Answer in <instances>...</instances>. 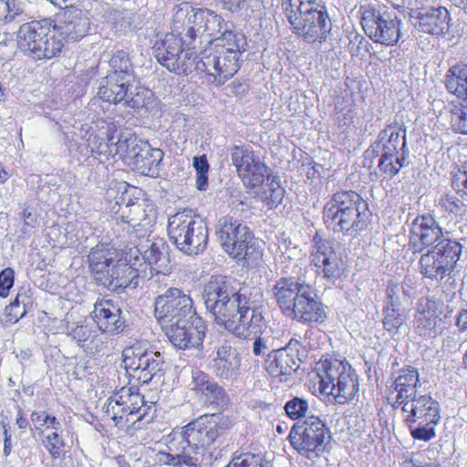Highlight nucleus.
I'll return each instance as SVG.
<instances>
[{"label": "nucleus", "mask_w": 467, "mask_h": 467, "mask_svg": "<svg viewBox=\"0 0 467 467\" xmlns=\"http://www.w3.org/2000/svg\"><path fill=\"white\" fill-rule=\"evenodd\" d=\"M202 298L216 324L237 337H246V332L262 333L267 327L263 306L251 302L231 277L211 276Z\"/></svg>", "instance_id": "nucleus-1"}, {"label": "nucleus", "mask_w": 467, "mask_h": 467, "mask_svg": "<svg viewBox=\"0 0 467 467\" xmlns=\"http://www.w3.org/2000/svg\"><path fill=\"white\" fill-rule=\"evenodd\" d=\"M214 49L205 50L200 60L196 59V68L208 75V80L217 86L224 84L240 68V57L246 39L241 32H226Z\"/></svg>", "instance_id": "nucleus-2"}, {"label": "nucleus", "mask_w": 467, "mask_h": 467, "mask_svg": "<svg viewBox=\"0 0 467 467\" xmlns=\"http://www.w3.org/2000/svg\"><path fill=\"white\" fill-rule=\"evenodd\" d=\"M368 202L354 191L334 193L323 209L327 228L348 235L365 230L368 220Z\"/></svg>", "instance_id": "nucleus-3"}, {"label": "nucleus", "mask_w": 467, "mask_h": 467, "mask_svg": "<svg viewBox=\"0 0 467 467\" xmlns=\"http://www.w3.org/2000/svg\"><path fill=\"white\" fill-rule=\"evenodd\" d=\"M294 32L309 43L326 39L331 23L323 0H282Z\"/></svg>", "instance_id": "nucleus-4"}, {"label": "nucleus", "mask_w": 467, "mask_h": 467, "mask_svg": "<svg viewBox=\"0 0 467 467\" xmlns=\"http://www.w3.org/2000/svg\"><path fill=\"white\" fill-rule=\"evenodd\" d=\"M173 15L175 31L186 32L188 45H195L196 38L202 35L223 42L226 32H237L233 23L225 22L222 16L210 9L193 8L187 2L177 5Z\"/></svg>", "instance_id": "nucleus-5"}, {"label": "nucleus", "mask_w": 467, "mask_h": 467, "mask_svg": "<svg viewBox=\"0 0 467 467\" xmlns=\"http://www.w3.org/2000/svg\"><path fill=\"white\" fill-rule=\"evenodd\" d=\"M171 32L157 39L152 47V52L157 61L170 72L188 75L196 68L197 56L192 49L195 45H188L186 32H176L174 28V15Z\"/></svg>", "instance_id": "nucleus-6"}, {"label": "nucleus", "mask_w": 467, "mask_h": 467, "mask_svg": "<svg viewBox=\"0 0 467 467\" xmlns=\"http://www.w3.org/2000/svg\"><path fill=\"white\" fill-rule=\"evenodd\" d=\"M168 235L180 251L191 255L204 251L209 234L202 217L192 210H183L169 218Z\"/></svg>", "instance_id": "nucleus-7"}, {"label": "nucleus", "mask_w": 467, "mask_h": 467, "mask_svg": "<svg viewBox=\"0 0 467 467\" xmlns=\"http://www.w3.org/2000/svg\"><path fill=\"white\" fill-rule=\"evenodd\" d=\"M317 369L322 392L333 396L338 404L354 399L358 391V377L348 362L325 359L319 362Z\"/></svg>", "instance_id": "nucleus-8"}, {"label": "nucleus", "mask_w": 467, "mask_h": 467, "mask_svg": "<svg viewBox=\"0 0 467 467\" xmlns=\"http://www.w3.org/2000/svg\"><path fill=\"white\" fill-rule=\"evenodd\" d=\"M233 427L229 416L222 413L204 414L185 425L179 433H174V441L186 444L190 450L204 453L207 447L213 444Z\"/></svg>", "instance_id": "nucleus-9"}, {"label": "nucleus", "mask_w": 467, "mask_h": 467, "mask_svg": "<svg viewBox=\"0 0 467 467\" xmlns=\"http://www.w3.org/2000/svg\"><path fill=\"white\" fill-rule=\"evenodd\" d=\"M425 251L419 260V271L424 278L441 284L454 272L462 245L455 240H443Z\"/></svg>", "instance_id": "nucleus-10"}, {"label": "nucleus", "mask_w": 467, "mask_h": 467, "mask_svg": "<svg viewBox=\"0 0 467 467\" xmlns=\"http://www.w3.org/2000/svg\"><path fill=\"white\" fill-rule=\"evenodd\" d=\"M122 363L130 379L138 384L160 380L164 375V357L159 351L145 348L140 343L122 351Z\"/></svg>", "instance_id": "nucleus-11"}, {"label": "nucleus", "mask_w": 467, "mask_h": 467, "mask_svg": "<svg viewBox=\"0 0 467 467\" xmlns=\"http://www.w3.org/2000/svg\"><path fill=\"white\" fill-rule=\"evenodd\" d=\"M291 446L302 456L313 460L320 457L331 439L324 420L317 416L307 417L302 424L296 423L290 430Z\"/></svg>", "instance_id": "nucleus-12"}, {"label": "nucleus", "mask_w": 467, "mask_h": 467, "mask_svg": "<svg viewBox=\"0 0 467 467\" xmlns=\"http://www.w3.org/2000/svg\"><path fill=\"white\" fill-rule=\"evenodd\" d=\"M360 23L366 35L385 46L397 44L401 36V20L385 7L367 4L359 8Z\"/></svg>", "instance_id": "nucleus-13"}, {"label": "nucleus", "mask_w": 467, "mask_h": 467, "mask_svg": "<svg viewBox=\"0 0 467 467\" xmlns=\"http://www.w3.org/2000/svg\"><path fill=\"white\" fill-rule=\"evenodd\" d=\"M50 28L39 21H31L20 26L17 32L18 48L34 59H50L62 49V41Z\"/></svg>", "instance_id": "nucleus-14"}, {"label": "nucleus", "mask_w": 467, "mask_h": 467, "mask_svg": "<svg viewBox=\"0 0 467 467\" xmlns=\"http://www.w3.org/2000/svg\"><path fill=\"white\" fill-rule=\"evenodd\" d=\"M307 356L306 347L292 337L285 347L272 350L267 355L265 368L272 377L290 386L294 384L300 364Z\"/></svg>", "instance_id": "nucleus-15"}, {"label": "nucleus", "mask_w": 467, "mask_h": 467, "mask_svg": "<svg viewBox=\"0 0 467 467\" xmlns=\"http://www.w3.org/2000/svg\"><path fill=\"white\" fill-rule=\"evenodd\" d=\"M144 397L140 393L121 389L110 396L103 406L104 416L119 429H129L146 415Z\"/></svg>", "instance_id": "nucleus-16"}, {"label": "nucleus", "mask_w": 467, "mask_h": 467, "mask_svg": "<svg viewBox=\"0 0 467 467\" xmlns=\"http://www.w3.org/2000/svg\"><path fill=\"white\" fill-rule=\"evenodd\" d=\"M145 235H136L138 242L134 241L135 247L130 249V256L138 261L139 266L145 271L170 273L169 245L163 239L150 238V235L144 238Z\"/></svg>", "instance_id": "nucleus-17"}, {"label": "nucleus", "mask_w": 467, "mask_h": 467, "mask_svg": "<svg viewBox=\"0 0 467 467\" xmlns=\"http://www.w3.org/2000/svg\"><path fill=\"white\" fill-rule=\"evenodd\" d=\"M154 312L156 318L166 324L186 322L198 316L190 295L176 287L156 297Z\"/></svg>", "instance_id": "nucleus-18"}, {"label": "nucleus", "mask_w": 467, "mask_h": 467, "mask_svg": "<svg viewBox=\"0 0 467 467\" xmlns=\"http://www.w3.org/2000/svg\"><path fill=\"white\" fill-rule=\"evenodd\" d=\"M215 234L223 251L234 259L245 258L254 237L247 225L228 215L218 219Z\"/></svg>", "instance_id": "nucleus-19"}, {"label": "nucleus", "mask_w": 467, "mask_h": 467, "mask_svg": "<svg viewBox=\"0 0 467 467\" xmlns=\"http://www.w3.org/2000/svg\"><path fill=\"white\" fill-rule=\"evenodd\" d=\"M98 97L103 101L122 104L126 108L139 110L146 107L152 98V92L134 78L129 83L123 81L113 85H100Z\"/></svg>", "instance_id": "nucleus-20"}, {"label": "nucleus", "mask_w": 467, "mask_h": 467, "mask_svg": "<svg viewBox=\"0 0 467 467\" xmlns=\"http://www.w3.org/2000/svg\"><path fill=\"white\" fill-rule=\"evenodd\" d=\"M231 159L244 184L250 188L261 186L273 175L268 168L253 150L234 146Z\"/></svg>", "instance_id": "nucleus-21"}, {"label": "nucleus", "mask_w": 467, "mask_h": 467, "mask_svg": "<svg viewBox=\"0 0 467 467\" xmlns=\"http://www.w3.org/2000/svg\"><path fill=\"white\" fill-rule=\"evenodd\" d=\"M443 240L451 239L444 236L443 229L432 214L423 213L411 223L408 248L412 254H420Z\"/></svg>", "instance_id": "nucleus-22"}, {"label": "nucleus", "mask_w": 467, "mask_h": 467, "mask_svg": "<svg viewBox=\"0 0 467 467\" xmlns=\"http://www.w3.org/2000/svg\"><path fill=\"white\" fill-rule=\"evenodd\" d=\"M285 317L302 324L322 323L327 318V313L314 288L306 285Z\"/></svg>", "instance_id": "nucleus-23"}, {"label": "nucleus", "mask_w": 467, "mask_h": 467, "mask_svg": "<svg viewBox=\"0 0 467 467\" xmlns=\"http://www.w3.org/2000/svg\"><path fill=\"white\" fill-rule=\"evenodd\" d=\"M310 260L317 268V273L322 274L327 280L339 278L343 274V261L331 241L322 239L316 241L310 254Z\"/></svg>", "instance_id": "nucleus-24"}, {"label": "nucleus", "mask_w": 467, "mask_h": 467, "mask_svg": "<svg viewBox=\"0 0 467 467\" xmlns=\"http://www.w3.org/2000/svg\"><path fill=\"white\" fill-rule=\"evenodd\" d=\"M169 325L166 334L175 348L187 349L198 348L202 344L206 325L199 316L186 320V322H174Z\"/></svg>", "instance_id": "nucleus-25"}, {"label": "nucleus", "mask_w": 467, "mask_h": 467, "mask_svg": "<svg viewBox=\"0 0 467 467\" xmlns=\"http://www.w3.org/2000/svg\"><path fill=\"white\" fill-rule=\"evenodd\" d=\"M92 318L100 332L119 334L126 327L120 307L111 299H99L94 304Z\"/></svg>", "instance_id": "nucleus-26"}, {"label": "nucleus", "mask_w": 467, "mask_h": 467, "mask_svg": "<svg viewBox=\"0 0 467 467\" xmlns=\"http://www.w3.org/2000/svg\"><path fill=\"white\" fill-rule=\"evenodd\" d=\"M400 407L406 424L441 420L439 403L428 394L408 400Z\"/></svg>", "instance_id": "nucleus-27"}, {"label": "nucleus", "mask_w": 467, "mask_h": 467, "mask_svg": "<svg viewBox=\"0 0 467 467\" xmlns=\"http://www.w3.org/2000/svg\"><path fill=\"white\" fill-rule=\"evenodd\" d=\"M119 259L111 267L109 284L106 286L116 290L119 288L137 287L139 279L147 277V271L139 266V262L131 263L133 257L129 255Z\"/></svg>", "instance_id": "nucleus-28"}, {"label": "nucleus", "mask_w": 467, "mask_h": 467, "mask_svg": "<svg viewBox=\"0 0 467 467\" xmlns=\"http://www.w3.org/2000/svg\"><path fill=\"white\" fill-rule=\"evenodd\" d=\"M241 358L228 341H223L216 347L215 356L213 358L212 369L221 379H234L240 372Z\"/></svg>", "instance_id": "nucleus-29"}, {"label": "nucleus", "mask_w": 467, "mask_h": 467, "mask_svg": "<svg viewBox=\"0 0 467 467\" xmlns=\"http://www.w3.org/2000/svg\"><path fill=\"white\" fill-rule=\"evenodd\" d=\"M415 20L414 25L418 30L441 36L449 31L451 16L443 6L427 7L418 13Z\"/></svg>", "instance_id": "nucleus-30"}, {"label": "nucleus", "mask_w": 467, "mask_h": 467, "mask_svg": "<svg viewBox=\"0 0 467 467\" xmlns=\"http://www.w3.org/2000/svg\"><path fill=\"white\" fill-rule=\"evenodd\" d=\"M192 390L204 403L223 409L228 405L225 390L208 375L196 371L192 376Z\"/></svg>", "instance_id": "nucleus-31"}, {"label": "nucleus", "mask_w": 467, "mask_h": 467, "mask_svg": "<svg viewBox=\"0 0 467 467\" xmlns=\"http://www.w3.org/2000/svg\"><path fill=\"white\" fill-rule=\"evenodd\" d=\"M439 316L436 303L430 299L420 300L414 316V330L423 338H434L438 336Z\"/></svg>", "instance_id": "nucleus-32"}, {"label": "nucleus", "mask_w": 467, "mask_h": 467, "mask_svg": "<svg viewBox=\"0 0 467 467\" xmlns=\"http://www.w3.org/2000/svg\"><path fill=\"white\" fill-rule=\"evenodd\" d=\"M89 26V18L87 15L80 9L74 8L64 12L56 28L64 39L78 41L88 34Z\"/></svg>", "instance_id": "nucleus-33"}, {"label": "nucleus", "mask_w": 467, "mask_h": 467, "mask_svg": "<svg viewBox=\"0 0 467 467\" xmlns=\"http://www.w3.org/2000/svg\"><path fill=\"white\" fill-rule=\"evenodd\" d=\"M420 386V376L416 368L408 367L400 369L399 376L395 378L390 386V391L396 393L392 407L396 409L404 404L406 400H410L419 396L417 389Z\"/></svg>", "instance_id": "nucleus-34"}, {"label": "nucleus", "mask_w": 467, "mask_h": 467, "mask_svg": "<svg viewBox=\"0 0 467 467\" xmlns=\"http://www.w3.org/2000/svg\"><path fill=\"white\" fill-rule=\"evenodd\" d=\"M306 285L294 276L280 277L275 281L270 292L284 316L292 307Z\"/></svg>", "instance_id": "nucleus-35"}, {"label": "nucleus", "mask_w": 467, "mask_h": 467, "mask_svg": "<svg viewBox=\"0 0 467 467\" xmlns=\"http://www.w3.org/2000/svg\"><path fill=\"white\" fill-rule=\"evenodd\" d=\"M96 128L98 131H92L88 139V147L92 153L109 156L118 125L109 119H101L96 122Z\"/></svg>", "instance_id": "nucleus-36"}, {"label": "nucleus", "mask_w": 467, "mask_h": 467, "mask_svg": "<svg viewBox=\"0 0 467 467\" xmlns=\"http://www.w3.org/2000/svg\"><path fill=\"white\" fill-rule=\"evenodd\" d=\"M109 71L101 80L100 85H113V83H129L134 79L135 74L130 57L124 50H118L109 60Z\"/></svg>", "instance_id": "nucleus-37"}, {"label": "nucleus", "mask_w": 467, "mask_h": 467, "mask_svg": "<svg viewBox=\"0 0 467 467\" xmlns=\"http://www.w3.org/2000/svg\"><path fill=\"white\" fill-rule=\"evenodd\" d=\"M116 204L119 205V210L115 213H119V218L135 229V236L139 235L137 233L140 231L147 234L146 228L151 226L155 221L154 214H148L144 205L139 202H129L121 206L119 201H116Z\"/></svg>", "instance_id": "nucleus-38"}, {"label": "nucleus", "mask_w": 467, "mask_h": 467, "mask_svg": "<svg viewBox=\"0 0 467 467\" xmlns=\"http://www.w3.org/2000/svg\"><path fill=\"white\" fill-rule=\"evenodd\" d=\"M67 336L89 355H94L104 348L105 341L99 328L93 325L76 326L67 332Z\"/></svg>", "instance_id": "nucleus-39"}, {"label": "nucleus", "mask_w": 467, "mask_h": 467, "mask_svg": "<svg viewBox=\"0 0 467 467\" xmlns=\"http://www.w3.org/2000/svg\"><path fill=\"white\" fill-rule=\"evenodd\" d=\"M136 155L132 156L134 167L147 176L155 177L159 174V166L163 158L161 149L152 148L147 141L140 145Z\"/></svg>", "instance_id": "nucleus-40"}, {"label": "nucleus", "mask_w": 467, "mask_h": 467, "mask_svg": "<svg viewBox=\"0 0 467 467\" xmlns=\"http://www.w3.org/2000/svg\"><path fill=\"white\" fill-rule=\"evenodd\" d=\"M382 143V153L380 156L395 157L400 152H409L406 149V131L398 130L395 127L388 126L378 135L375 142L378 146Z\"/></svg>", "instance_id": "nucleus-41"}, {"label": "nucleus", "mask_w": 467, "mask_h": 467, "mask_svg": "<svg viewBox=\"0 0 467 467\" xmlns=\"http://www.w3.org/2000/svg\"><path fill=\"white\" fill-rule=\"evenodd\" d=\"M446 88L462 100H467V65L451 67L446 76Z\"/></svg>", "instance_id": "nucleus-42"}, {"label": "nucleus", "mask_w": 467, "mask_h": 467, "mask_svg": "<svg viewBox=\"0 0 467 467\" xmlns=\"http://www.w3.org/2000/svg\"><path fill=\"white\" fill-rule=\"evenodd\" d=\"M144 142L130 131L120 133L116 141L112 139L110 149L112 152L109 155H119V158L132 161V156L136 155V151L140 148V145Z\"/></svg>", "instance_id": "nucleus-43"}, {"label": "nucleus", "mask_w": 467, "mask_h": 467, "mask_svg": "<svg viewBox=\"0 0 467 467\" xmlns=\"http://www.w3.org/2000/svg\"><path fill=\"white\" fill-rule=\"evenodd\" d=\"M382 324L383 327L392 338L401 335L405 328L408 316L405 309H384L382 308Z\"/></svg>", "instance_id": "nucleus-44"}, {"label": "nucleus", "mask_w": 467, "mask_h": 467, "mask_svg": "<svg viewBox=\"0 0 467 467\" xmlns=\"http://www.w3.org/2000/svg\"><path fill=\"white\" fill-rule=\"evenodd\" d=\"M29 297L26 293H18L16 297L5 309V323L12 325L21 319L26 313Z\"/></svg>", "instance_id": "nucleus-45"}, {"label": "nucleus", "mask_w": 467, "mask_h": 467, "mask_svg": "<svg viewBox=\"0 0 467 467\" xmlns=\"http://www.w3.org/2000/svg\"><path fill=\"white\" fill-rule=\"evenodd\" d=\"M26 17L21 3L16 0H0V23L22 22Z\"/></svg>", "instance_id": "nucleus-46"}, {"label": "nucleus", "mask_w": 467, "mask_h": 467, "mask_svg": "<svg viewBox=\"0 0 467 467\" xmlns=\"http://www.w3.org/2000/svg\"><path fill=\"white\" fill-rule=\"evenodd\" d=\"M265 188L262 192L261 198L263 202L270 208L277 207L283 201L285 196V189L281 187L276 177L272 175L269 181H265Z\"/></svg>", "instance_id": "nucleus-47"}, {"label": "nucleus", "mask_w": 467, "mask_h": 467, "mask_svg": "<svg viewBox=\"0 0 467 467\" xmlns=\"http://www.w3.org/2000/svg\"><path fill=\"white\" fill-rule=\"evenodd\" d=\"M285 415L292 420L307 418L310 410L309 400L304 397L292 396L284 405Z\"/></svg>", "instance_id": "nucleus-48"}, {"label": "nucleus", "mask_w": 467, "mask_h": 467, "mask_svg": "<svg viewBox=\"0 0 467 467\" xmlns=\"http://www.w3.org/2000/svg\"><path fill=\"white\" fill-rule=\"evenodd\" d=\"M450 124L454 132L467 135V99L451 106Z\"/></svg>", "instance_id": "nucleus-49"}, {"label": "nucleus", "mask_w": 467, "mask_h": 467, "mask_svg": "<svg viewBox=\"0 0 467 467\" xmlns=\"http://www.w3.org/2000/svg\"><path fill=\"white\" fill-rule=\"evenodd\" d=\"M225 467H271L261 453L245 452L234 455L232 461Z\"/></svg>", "instance_id": "nucleus-50"}, {"label": "nucleus", "mask_w": 467, "mask_h": 467, "mask_svg": "<svg viewBox=\"0 0 467 467\" xmlns=\"http://www.w3.org/2000/svg\"><path fill=\"white\" fill-rule=\"evenodd\" d=\"M407 152L395 157L380 156L378 167L387 177L393 178L406 164Z\"/></svg>", "instance_id": "nucleus-51"}, {"label": "nucleus", "mask_w": 467, "mask_h": 467, "mask_svg": "<svg viewBox=\"0 0 467 467\" xmlns=\"http://www.w3.org/2000/svg\"><path fill=\"white\" fill-rule=\"evenodd\" d=\"M182 447V452L178 453L179 463L176 467H202V465H208V462H204V453L197 450H190L189 447L184 443H180Z\"/></svg>", "instance_id": "nucleus-52"}, {"label": "nucleus", "mask_w": 467, "mask_h": 467, "mask_svg": "<svg viewBox=\"0 0 467 467\" xmlns=\"http://www.w3.org/2000/svg\"><path fill=\"white\" fill-rule=\"evenodd\" d=\"M385 295L384 309H405L401 303L402 298L405 296V290L401 285L390 282L387 285Z\"/></svg>", "instance_id": "nucleus-53"}, {"label": "nucleus", "mask_w": 467, "mask_h": 467, "mask_svg": "<svg viewBox=\"0 0 467 467\" xmlns=\"http://www.w3.org/2000/svg\"><path fill=\"white\" fill-rule=\"evenodd\" d=\"M136 19L137 15L128 10H115L110 14L111 24L117 30L123 33L133 29Z\"/></svg>", "instance_id": "nucleus-54"}, {"label": "nucleus", "mask_w": 467, "mask_h": 467, "mask_svg": "<svg viewBox=\"0 0 467 467\" xmlns=\"http://www.w3.org/2000/svg\"><path fill=\"white\" fill-rule=\"evenodd\" d=\"M440 420H426L424 422H414L407 424L410 428V434L415 440L428 441L435 437V426Z\"/></svg>", "instance_id": "nucleus-55"}, {"label": "nucleus", "mask_w": 467, "mask_h": 467, "mask_svg": "<svg viewBox=\"0 0 467 467\" xmlns=\"http://www.w3.org/2000/svg\"><path fill=\"white\" fill-rule=\"evenodd\" d=\"M192 165L196 171V188L200 191H205L208 186V171L210 169L206 155L194 157Z\"/></svg>", "instance_id": "nucleus-56"}, {"label": "nucleus", "mask_w": 467, "mask_h": 467, "mask_svg": "<svg viewBox=\"0 0 467 467\" xmlns=\"http://www.w3.org/2000/svg\"><path fill=\"white\" fill-rule=\"evenodd\" d=\"M438 205L443 211L456 216L463 215L465 213V205L463 202L452 194H442L439 199Z\"/></svg>", "instance_id": "nucleus-57"}, {"label": "nucleus", "mask_w": 467, "mask_h": 467, "mask_svg": "<svg viewBox=\"0 0 467 467\" xmlns=\"http://www.w3.org/2000/svg\"><path fill=\"white\" fill-rule=\"evenodd\" d=\"M113 263V259L111 256V253L107 250V260H104L99 265L98 263H93L91 265L90 271L94 275L95 279L103 285H107L109 284V278L111 273V264Z\"/></svg>", "instance_id": "nucleus-58"}, {"label": "nucleus", "mask_w": 467, "mask_h": 467, "mask_svg": "<svg viewBox=\"0 0 467 467\" xmlns=\"http://www.w3.org/2000/svg\"><path fill=\"white\" fill-rule=\"evenodd\" d=\"M43 444L54 459L59 457L60 451L65 446L64 440L57 431L47 434L43 440Z\"/></svg>", "instance_id": "nucleus-59"}, {"label": "nucleus", "mask_w": 467, "mask_h": 467, "mask_svg": "<svg viewBox=\"0 0 467 467\" xmlns=\"http://www.w3.org/2000/svg\"><path fill=\"white\" fill-rule=\"evenodd\" d=\"M451 187L462 198L467 199V162L453 174Z\"/></svg>", "instance_id": "nucleus-60"}, {"label": "nucleus", "mask_w": 467, "mask_h": 467, "mask_svg": "<svg viewBox=\"0 0 467 467\" xmlns=\"http://www.w3.org/2000/svg\"><path fill=\"white\" fill-rule=\"evenodd\" d=\"M14 285V270L5 268L0 273V296L6 297Z\"/></svg>", "instance_id": "nucleus-61"}, {"label": "nucleus", "mask_w": 467, "mask_h": 467, "mask_svg": "<svg viewBox=\"0 0 467 467\" xmlns=\"http://www.w3.org/2000/svg\"><path fill=\"white\" fill-rule=\"evenodd\" d=\"M104 260H107V250L100 245H96L91 249L88 254L89 269L91 268V265L93 263H98L99 265Z\"/></svg>", "instance_id": "nucleus-62"}, {"label": "nucleus", "mask_w": 467, "mask_h": 467, "mask_svg": "<svg viewBox=\"0 0 467 467\" xmlns=\"http://www.w3.org/2000/svg\"><path fill=\"white\" fill-rule=\"evenodd\" d=\"M223 9L235 13L244 8L247 5V0H220Z\"/></svg>", "instance_id": "nucleus-63"}, {"label": "nucleus", "mask_w": 467, "mask_h": 467, "mask_svg": "<svg viewBox=\"0 0 467 467\" xmlns=\"http://www.w3.org/2000/svg\"><path fill=\"white\" fill-rule=\"evenodd\" d=\"M269 349L266 340L263 337H256L253 344V354L263 356Z\"/></svg>", "instance_id": "nucleus-64"}]
</instances>
